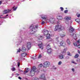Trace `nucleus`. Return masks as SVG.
Here are the masks:
<instances>
[{"label": "nucleus", "mask_w": 80, "mask_h": 80, "mask_svg": "<svg viewBox=\"0 0 80 80\" xmlns=\"http://www.w3.org/2000/svg\"><path fill=\"white\" fill-rule=\"evenodd\" d=\"M37 28H38V25H36L35 26H33V25H31L29 28L31 33L33 34L35 33L37 31Z\"/></svg>", "instance_id": "nucleus-1"}, {"label": "nucleus", "mask_w": 80, "mask_h": 80, "mask_svg": "<svg viewBox=\"0 0 80 80\" xmlns=\"http://www.w3.org/2000/svg\"><path fill=\"white\" fill-rule=\"evenodd\" d=\"M65 28L64 27L62 26L61 25H57L56 26L55 28L54 29V31H58L60 32L62 30H64Z\"/></svg>", "instance_id": "nucleus-2"}, {"label": "nucleus", "mask_w": 80, "mask_h": 80, "mask_svg": "<svg viewBox=\"0 0 80 80\" xmlns=\"http://www.w3.org/2000/svg\"><path fill=\"white\" fill-rule=\"evenodd\" d=\"M56 39L57 42V43L58 45V46L61 45V46L65 47V46L66 45V44L63 41H62L60 43H59V41H58V38H57Z\"/></svg>", "instance_id": "nucleus-3"}, {"label": "nucleus", "mask_w": 80, "mask_h": 80, "mask_svg": "<svg viewBox=\"0 0 80 80\" xmlns=\"http://www.w3.org/2000/svg\"><path fill=\"white\" fill-rule=\"evenodd\" d=\"M43 64V67L44 68H47L50 65V62L48 61H46L44 62Z\"/></svg>", "instance_id": "nucleus-4"}, {"label": "nucleus", "mask_w": 80, "mask_h": 80, "mask_svg": "<svg viewBox=\"0 0 80 80\" xmlns=\"http://www.w3.org/2000/svg\"><path fill=\"white\" fill-rule=\"evenodd\" d=\"M32 71L31 70L30 71V73L32 74V73H33V75H35V72H37V68L36 67L33 66L32 67Z\"/></svg>", "instance_id": "nucleus-5"}, {"label": "nucleus", "mask_w": 80, "mask_h": 80, "mask_svg": "<svg viewBox=\"0 0 80 80\" xmlns=\"http://www.w3.org/2000/svg\"><path fill=\"white\" fill-rule=\"evenodd\" d=\"M71 37H72L74 40H77V36H76L75 34L72 33V35L71 34Z\"/></svg>", "instance_id": "nucleus-6"}, {"label": "nucleus", "mask_w": 80, "mask_h": 80, "mask_svg": "<svg viewBox=\"0 0 80 80\" xmlns=\"http://www.w3.org/2000/svg\"><path fill=\"white\" fill-rule=\"evenodd\" d=\"M50 21V22L51 23H53L55 22V18H51L49 20Z\"/></svg>", "instance_id": "nucleus-7"}, {"label": "nucleus", "mask_w": 80, "mask_h": 80, "mask_svg": "<svg viewBox=\"0 0 80 80\" xmlns=\"http://www.w3.org/2000/svg\"><path fill=\"white\" fill-rule=\"evenodd\" d=\"M27 47L28 49V50H30V48H31V43H30V42H28L27 44Z\"/></svg>", "instance_id": "nucleus-8"}, {"label": "nucleus", "mask_w": 80, "mask_h": 80, "mask_svg": "<svg viewBox=\"0 0 80 80\" xmlns=\"http://www.w3.org/2000/svg\"><path fill=\"white\" fill-rule=\"evenodd\" d=\"M40 44H38V46L40 48H41V50H43V43L41 42Z\"/></svg>", "instance_id": "nucleus-9"}, {"label": "nucleus", "mask_w": 80, "mask_h": 80, "mask_svg": "<svg viewBox=\"0 0 80 80\" xmlns=\"http://www.w3.org/2000/svg\"><path fill=\"white\" fill-rule=\"evenodd\" d=\"M41 18H42V20H44L45 21L46 20V18H47V16L44 15H41Z\"/></svg>", "instance_id": "nucleus-10"}, {"label": "nucleus", "mask_w": 80, "mask_h": 80, "mask_svg": "<svg viewBox=\"0 0 80 80\" xmlns=\"http://www.w3.org/2000/svg\"><path fill=\"white\" fill-rule=\"evenodd\" d=\"M42 33H43L44 35H47L48 33V30H43L42 31Z\"/></svg>", "instance_id": "nucleus-11"}, {"label": "nucleus", "mask_w": 80, "mask_h": 80, "mask_svg": "<svg viewBox=\"0 0 80 80\" xmlns=\"http://www.w3.org/2000/svg\"><path fill=\"white\" fill-rule=\"evenodd\" d=\"M40 78L41 79H43V80H45V75L42 74L40 77Z\"/></svg>", "instance_id": "nucleus-12"}, {"label": "nucleus", "mask_w": 80, "mask_h": 80, "mask_svg": "<svg viewBox=\"0 0 80 80\" xmlns=\"http://www.w3.org/2000/svg\"><path fill=\"white\" fill-rule=\"evenodd\" d=\"M74 29L73 27H70L69 30V32H70L71 33H72V32H74Z\"/></svg>", "instance_id": "nucleus-13"}, {"label": "nucleus", "mask_w": 80, "mask_h": 80, "mask_svg": "<svg viewBox=\"0 0 80 80\" xmlns=\"http://www.w3.org/2000/svg\"><path fill=\"white\" fill-rule=\"evenodd\" d=\"M58 58H59V59H63L64 57H63V55L62 54H59L58 56Z\"/></svg>", "instance_id": "nucleus-14"}, {"label": "nucleus", "mask_w": 80, "mask_h": 80, "mask_svg": "<svg viewBox=\"0 0 80 80\" xmlns=\"http://www.w3.org/2000/svg\"><path fill=\"white\" fill-rule=\"evenodd\" d=\"M57 18L58 19V20H61L63 19V18L62 17V16L60 15H58L57 16Z\"/></svg>", "instance_id": "nucleus-15"}, {"label": "nucleus", "mask_w": 80, "mask_h": 80, "mask_svg": "<svg viewBox=\"0 0 80 80\" xmlns=\"http://www.w3.org/2000/svg\"><path fill=\"white\" fill-rule=\"evenodd\" d=\"M11 10H9V9L5 10L4 11V13L5 14H6V13H9V12H10Z\"/></svg>", "instance_id": "nucleus-16"}, {"label": "nucleus", "mask_w": 80, "mask_h": 80, "mask_svg": "<svg viewBox=\"0 0 80 80\" xmlns=\"http://www.w3.org/2000/svg\"><path fill=\"white\" fill-rule=\"evenodd\" d=\"M21 51L23 52H25V51H26V48H25V47H22L21 49Z\"/></svg>", "instance_id": "nucleus-17"}, {"label": "nucleus", "mask_w": 80, "mask_h": 80, "mask_svg": "<svg viewBox=\"0 0 80 80\" xmlns=\"http://www.w3.org/2000/svg\"><path fill=\"white\" fill-rule=\"evenodd\" d=\"M65 18L66 20H71V17H66Z\"/></svg>", "instance_id": "nucleus-18"}, {"label": "nucleus", "mask_w": 80, "mask_h": 80, "mask_svg": "<svg viewBox=\"0 0 80 80\" xmlns=\"http://www.w3.org/2000/svg\"><path fill=\"white\" fill-rule=\"evenodd\" d=\"M47 39H49V38H50V37H51V35H50V34L48 33V34L47 35Z\"/></svg>", "instance_id": "nucleus-19"}, {"label": "nucleus", "mask_w": 80, "mask_h": 80, "mask_svg": "<svg viewBox=\"0 0 80 80\" xmlns=\"http://www.w3.org/2000/svg\"><path fill=\"white\" fill-rule=\"evenodd\" d=\"M27 55V53H23L21 54V55L22 57H25Z\"/></svg>", "instance_id": "nucleus-20"}, {"label": "nucleus", "mask_w": 80, "mask_h": 80, "mask_svg": "<svg viewBox=\"0 0 80 80\" xmlns=\"http://www.w3.org/2000/svg\"><path fill=\"white\" fill-rule=\"evenodd\" d=\"M67 42L68 45H70L71 43L69 39H67Z\"/></svg>", "instance_id": "nucleus-21"}, {"label": "nucleus", "mask_w": 80, "mask_h": 80, "mask_svg": "<svg viewBox=\"0 0 80 80\" xmlns=\"http://www.w3.org/2000/svg\"><path fill=\"white\" fill-rule=\"evenodd\" d=\"M52 49H48V53H52Z\"/></svg>", "instance_id": "nucleus-22"}, {"label": "nucleus", "mask_w": 80, "mask_h": 80, "mask_svg": "<svg viewBox=\"0 0 80 80\" xmlns=\"http://www.w3.org/2000/svg\"><path fill=\"white\" fill-rule=\"evenodd\" d=\"M75 21H76V22H77V23H80V19L78 18V19H76L75 20Z\"/></svg>", "instance_id": "nucleus-23"}, {"label": "nucleus", "mask_w": 80, "mask_h": 80, "mask_svg": "<svg viewBox=\"0 0 80 80\" xmlns=\"http://www.w3.org/2000/svg\"><path fill=\"white\" fill-rule=\"evenodd\" d=\"M18 41L20 43L22 42V38H19V39H18Z\"/></svg>", "instance_id": "nucleus-24"}, {"label": "nucleus", "mask_w": 80, "mask_h": 80, "mask_svg": "<svg viewBox=\"0 0 80 80\" xmlns=\"http://www.w3.org/2000/svg\"><path fill=\"white\" fill-rule=\"evenodd\" d=\"M43 38V37L42 36H39L38 37V40H42Z\"/></svg>", "instance_id": "nucleus-25"}, {"label": "nucleus", "mask_w": 80, "mask_h": 80, "mask_svg": "<svg viewBox=\"0 0 80 80\" xmlns=\"http://www.w3.org/2000/svg\"><path fill=\"white\" fill-rule=\"evenodd\" d=\"M45 21L44 20H42V22H41V25H43V24L45 23V21Z\"/></svg>", "instance_id": "nucleus-26"}, {"label": "nucleus", "mask_w": 80, "mask_h": 80, "mask_svg": "<svg viewBox=\"0 0 80 80\" xmlns=\"http://www.w3.org/2000/svg\"><path fill=\"white\" fill-rule=\"evenodd\" d=\"M73 44L75 47H77L78 46V45H77V42H73Z\"/></svg>", "instance_id": "nucleus-27"}, {"label": "nucleus", "mask_w": 80, "mask_h": 80, "mask_svg": "<svg viewBox=\"0 0 80 80\" xmlns=\"http://www.w3.org/2000/svg\"><path fill=\"white\" fill-rule=\"evenodd\" d=\"M78 57H79V55L76 54L74 56V58H78Z\"/></svg>", "instance_id": "nucleus-28"}, {"label": "nucleus", "mask_w": 80, "mask_h": 80, "mask_svg": "<svg viewBox=\"0 0 80 80\" xmlns=\"http://www.w3.org/2000/svg\"><path fill=\"white\" fill-rule=\"evenodd\" d=\"M46 48L47 50H49V49H50V46L49 45H48L46 47Z\"/></svg>", "instance_id": "nucleus-29"}, {"label": "nucleus", "mask_w": 80, "mask_h": 80, "mask_svg": "<svg viewBox=\"0 0 80 80\" xmlns=\"http://www.w3.org/2000/svg\"><path fill=\"white\" fill-rule=\"evenodd\" d=\"M34 80H38V77H36L35 78H33V80H34Z\"/></svg>", "instance_id": "nucleus-30"}, {"label": "nucleus", "mask_w": 80, "mask_h": 80, "mask_svg": "<svg viewBox=\"0 0 80 80\" xmlns=\"http://www.w3.org/2000/svg\"><path fill=\"white\" fill-rule=\"evenodd\" d=\"M65 36V35L63 34H60V37H61L62 38H63V37H64Z\"/></svg>", "instance_id": "nucleus-31"}, {"label": "nucleus", "mask_w": 80, "mask_h": 80, "mask_svg": "<svg viewBox=\"0 0 80 80\" xmlns=\"http://www.w3.org/2000/svg\"><path fill=\"white\" fill-rule=\"evenodd\" d=\"M77 62L78 63H80V59L79 58L77 59Z\"/></svg>", "instance_id": "nucleus-32"}, {"label": "nucleus", "mask_w": 80, "mask_h": 80, "mask_svg": "<svg viewBox=\"0 0 80 80\" xmlns=\"http://www.w3.org/2000/svg\"><path fill=\"white\" fill-rule=\"evenodd\" d=\"M11 70H12L13 72H14V71H15V67H13L12 68H11Z\"/></svg>", "instance_id": "nucleus-33"}, {"label": "nucleus", "mask_w": 80, "mask_h": 80, "mask_svg": "<svg viewBox=\"0 0 80 80\" xmlns=\"http://www.w3.org/2000/svg\"><path fill=\"white\" fill-rule=\"evenodd\" d=\"M13 10L15 11L16 10H17V7H16V8L13 7Z\"/></svg>", "instance_id": "nucleus-34"}, {"label": "nucleus", "mask_w": 80, "mask_h": 80, "mask_svg": "<svg viewBox=\"0 0 80 80\" xmlns=\"http://www.w3.org/2000/svg\"><path fill=\"white\" fill-rule=\"evenodd\" d=\"M29 68H27V70L25 71V73H27L28 72V71H29Z\"/></svg>", "instance_id": "nucleus-35"}, {"label": "nucleus", "mask_w": 80, "mask_h": 80, "mask_svg": "<svg viewBox=\"0 0 80 80\" xmlns=\"http://www.w3.org/2000/svg\"><path fill=\"white\" fill-rule=\"evenodd\" d=\"M77 43L78 44V45H80V40H78L77 41Z\"/></svg>", "instance_id": "nucleus-36"}, {"label": "nucleus", "mask_w": 80, "mask_h": 80, "mask_svg": "<svg viewBox=\"0 0 80 80\" xmlns=\"http://www.w3.org/2000/svg\"><path fill=\"white\" fill-rule=\"evenodd\" d=\"M68 55H69V56H72V55L70 54V52H68Z\"/></svg>", "instance_id": "nucleus-37"}, {"label": "nucleus", "mask_w": 80, "mask_h": 80, "mask_svg": "<svg viewBox=\"0 0 80 80\" xmlns=\"http://www.w3.org/2000/svg\"><path fill=\"white\" fill-rule=\"evenodd\" d=\"M42 67V64H41L40 65H39V68H41Z\"/></svg>", "instance_id": "nucleus-38"}, {"label": "nucleus", "mask_w": 80, "mask_h": 80, "mask_svg": "<svg viewBox=\"0 0 80 80\" xmlns=\"http://www.w3.org/2000/svg\"><path fill=\"white\" fill-rule=\"evenodd\" d=\"M16 75V77H17V76H19V75H20V74H18V73H16L15 74Z\"/></svg>", "instance_id": "nucleus-39"}, {"label": "nucleus", "mask_w": 80, "mask_h": 80, "mask_svg": "<svg viewBox=\"0 0 80 80\" xmlns=\"http://www.w3.org/2000/svg\"><path fill=\"white\" fill-rule=\"evenodd\" d=\"M42 58V55L40 54L39 55V56L38 57V58Z\"/></svg>", "instance_id": "nucleus-40"}, {"label": "nucleus", "mask_w": 80, "mask_h": 80, "mask_svg": "<svg viewBox=\"0 0 80 80\" xmlns=\"http://www.w3.org/2000/svg\"><path fill=\"white\" fill-rule=\"evenodd\" d=\"M68 10H65L64 11V13H67L68 12Z\"/></svg>", "instance_id": "nucleus-41"}, {"label": "nucleus", "mask_w": 80, "mask_h": 80, "mask_svg": "<svg viewBox=\"0 0 80 80\" xmlns=\"http://www.w3.org/2000/svg\"><path fill=\"white\" fill-rule=\"evenodd\" d=\"M62 62L61 61H60L58 63V65H61L62 64Z\"/></svg>", "instance_id": "nucleus-42"}, {"label": "nucleus", "mask_w": 80, "mask_h": 80, "mask_svg": "<svg viewBox=\"0 0 80 80\" xmlns=\"http://www.w3.org/2000/svg\"><path fill=\"white\" fill-rule=\"evenodd\" d=\"M66 50H67L65 49H64V50L62 52V53H65V52H66Z\"/></svg>", "instance_id": "nucleus-43"}, {"label": "nucleus", "mask_w": 80, "mask_h": 80, "mask_svg": "<svg viewBox=\"0 0 80 80\" xmlns=\"http://www.w3.org/2000/svg\"><path fill=\"white\" fill-rule=\"evenodd\" d=\"M72 63H74V64H77V63H76V62L73 61H72Z\"/></svg>", "instance_id": "nucleus-44"}, {"label": "nucleus", "mask_w": 80, "mask_h": 80, "mask_svg": "<svg viewBox=\"0 0 80 80\" xmlns=\"http://www.w3.org/2000/svg\"><path fill=\"white\" fill-rule=\"evenodd\" d=\"M60 8L61 9V11H63V8L62 7H60Z\"/></svg>", "instance_id": "nucleus-45"}, {"label": "nucleus", "mask_w": 80, "mask_h": 80, "mask_svg": "<svg viewBox=\"0 0 80 80\" xmlns=\"http://www.w3.org/2000/svg\"><path fill=\"white\" fill-rule=\"evenodd\" d=\"M32 59H34V60L35 59H36V57H32Z\"/></svg>", "instance_id": "nucleus-46"}, {"label": "nucleus", "mask_w": 80, "mask_h": 80, "mask_svg": "<svg viewBox=\"0 0 80 80\" xmlns=\"http://www.w3.org/2000/svg\"><path fill=\"white\" fill-rule=\"evenodd\" d=\"M52 68L53 69V70H57V68L55 67H54L53 68Z\"/></svg>", "instance_id": "nucleus-47"}, {"label": "nucleus", "mask_w": 80, "mask_h": 80, "mask_svg": "<svg viewBox=\"0 0 80 80\" xmlns=\"http://www.w3.org/2000/svg\"><path fill=\"white\" fill-rule=\"evenodd\" d=\"M57 23L58 24H60V21H58L57 22Z\"/></svg>", "instance_id": "nucleus-48"}, {"label": "nucleus", "mask_w": 80, "mask_h": 80, "mask_svg": "<svg viewBox=\"0 0 80 80\" xmlns=\"http://www.w3.org/2000/svg\"><path fill=\"white\" fill-rule=\"evenodd\" d=\"M65 58H66V59H69V57H68V56H66L65 57Z\"/></svg>", "instance_id": "nucleus-49"}, {"label": "nucleus", "mask_w": 80, "mask_h": 80, "mask_svg": "<svg viewBox=\"0 0 80 80\" xmlns=\"http://www.w3.org/2000/svg\"><path fill=\"white\" fill-rule=\"evenodd\" d=\"M72 71H73V72H75V69L73 68L72 69Z\"/></svg>", "instance_id": "nucleus-50"}, {"label": "nucleus", "mask_w": 80, "mask_h": 80, "mask_svg": "<svg viewBox=\"0 0 80 80\" xmlns=\"http://www.w3.org/2000/svg\"><path fill=\"white\" fill-rule=\"evenodd\" d=\"M20 62H18V67H20Z\"/></svg>", "instance_id": "nucleus-51"}, {"label": "nucleus", "mask_w": 80, "mask_h": 80, "mask_svg": "<svg viewBox=\"0 0 80 80\" xmlns=\"http://www.w3.org/2000/svg\"><path fill=\"white\" fill-rule=\"evenodd\" d=\"M18 79H19V80H21L22 79V78H20V77H19L18 78Z\"/></svg>", "instance_id": "nucleus-52"}, {"label": "nucleus", "mask_w": 80, "mask_h": 80, "mask_svg": "<svg viewBox=\"0 0 80 80\" xmlns=\"http://www.w3.org/2000/svg\"><path fill=\"white\" fill-rule=\"evenodd\" d=\"M78 48H80V44H79V45H78Z\"/></svg>", "instance_id": "nucleus-53"}, {"label": "nucleus", "mask_w": 80, "mask_h": 80, "mask_svg": "<svg viewBox=\"0 0 80 80\" xmlns=\"http://www.w3.org/2000/svg\"><path fill=\"white\" fill-rule=\"evenodd\" d=\"M78 17H80V14H79L78 15Z\"/></svg>", "instance_id": "nucleus-54"}, {"label": "nucleus", "mask_w": 80, "mask_h": 80, "mask_svg": "<svg viewBox=\"0 0 80 80\" xmlns=\"http://www.w3.org/2000/svg\"><path fill=\"white\" fill-rule=\"evenodd\" d=\"M20 72H23V71L21 70H19Z\"/></svg>", "instance_id": "nucleus-55"}, {"label": "nucleus", "mask_w": 80, "mask_h": 80, "mask_svg": "<svg viewBox=\"0 0 80 80\" xmlns=\"http://www.w3.org/2000/svg\"><path fill=\"white\" fill-rule=\"evenodd\" d=\"M20 52V50H18L17 51V52L18 53V52Z\"/></svg>", "instance_id": "nucleus-56"}, {"label": "nucleus", "mask_w": 80, "mask_h": 80, "mask_svg": "<svg viewBox=\"0 0 80 80\" xmlns=\"http://www.w3.org/2000/svg\"><path fill=\"white\" fill-rule=\"evenodd\" d=\"M2 1H0V5H1L2 3Z\"/></svg>", "instance_id": "nucleus-57"}, {"label": "nucleus", "mask_w": 80, "mask_h": 80, "mask_svg": "<svg viewBox=\"0 0 80 80\" xmlns=\"http://www.w3.org/2000/svg\"><path fill=\"white\" fill-rule=\"evenodd\" d=\"M7 16H6V17H4V18H7Z\"/></svg>", "instance_id": "nucleus-58"}, {"label": "nucleus", "mask_w": 80, "mask_h": 80, "mask_svg": "<svg viewBox=\"0 0 80 80\" xmlns=\"http://www.w3.org/2000/svg\"><path fill=\"white\" fill-rule=\"evenodd\" d=\"M0 18H4V17L2 18L1 17H0Z\"/></svg>", "instance_id": "nucleus-59"}, {"label": "nucleus", "mask_w": 80, "mask_h": 80, "mask_svg": "<svg viewBox=\"0 0 80 80\" xmlns=\"http://www.w3.org/2000/svg\"><path fill=\"white\" fill-rule=\"evenodd\" d=\"M13 75H14V74H13V73H12V77H13Z\"/></svg>", "instance_id": "nucleus-60"}, {"label": "nucleus", "mask_w": 80, "mask_h": 80, "mask_svg": "<svg viewBox=\"0 0 80 80\" xmlns=\"http://www.w3.org/2000/svg\"><path fill=\"white\" fill-rule=\"evenodd\" d=\"M7 16H8V14L7 15H6V16L7 17Z\"/></svg>", "instance_id": "nucleus-61"}, {"label": "nucleus", "mask_w": 80, "mask_h": 80, "mask_svg": "<svg viewBox=\"0 0 80 80\" xmlns=\"http://www.w3.org/2000/svg\"><path fill=\"white\" fill-rule=\"evenodd\" d=\"M51 80H55L53 79H52Z\"/></svg>", "instance_id": "nucleus-62"}, {"label": "nucleus", "mask_w": 80, "mask_h": 80, "mask_svg": "<svg viewBox=\"0 0 80 80\" xmlns=\"http://www.w3.org/2000/svg\"><path fill=\"white\" fill-rule=\"evenodd\" d=\"M10 78H12V77H10Z\"/></svg>", "instance_id": "nucleus-63"}, {"label": "nucleus", "mask_w": 80, "mask_h": 80, "mask_svg": "<svg viewBox=\"0 0 80 80\" xmlns=\"http://www.w3.org/2000/svg\"><path fill=\"white\" fill-rule=\"evenodd\" d=\"M78 52V53H80V52Z\"/></svg>", "instance_id": "nucleus-64"}]
</instances>
